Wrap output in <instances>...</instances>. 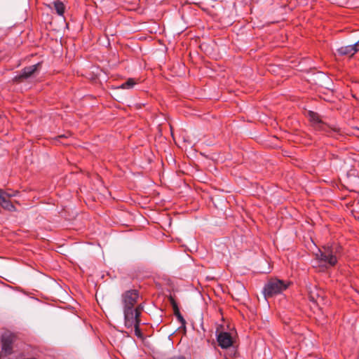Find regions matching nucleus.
<instances>
[{
    "label": "nucleus",
    "mask_w": 359,
    "mask_h": 359,
    "mask_svg": "<svg viewBox=\"0 0 359 359\" xmlns=\"http://www.w3.org/2000/svg\"><path fill=\"white\" fill-rule=\"evenodd\" d=\"M341 255V246L337 243L323 246L315 254L316 259L320 265L326 268L334 266Z\"/></svg>",
    "instance_id": "obj_1"
},
{
    "label": "nucleus",
    "mask_w": 359,
    "mask_h": 359,
    "mask_svg": "<svg viewBox=\"0 0 359 359\" xmlns=\"http://www.w3.org/2000/svg\"><path fill=\"white\" fill-rule=\"evenodd\" d=\"M287 287L288 284L285 281L278 278H271L264 285L262 293L265 298H269L281 294Z\"/></svg>",
    "instance_id": "obj_2"
},
{
    "label": "nucleus",
    "mask_w": 359,
    "mask_h": 359,
    "mask_svg": "<svg viewBox=\"0 0 359 359\" xmlns=\"http://www.w3.org/2000/svg\"><path fill=\"white\" fill-rule=\"evenodd\" d=\"M143 306L138 304L135 309L127 308L123 309L124 315V325L127 329H130L133 332L135 325L140 324L141 320L140 318Z\"/></svg>",
    "instance_id": "obj_3"
},
{
    "label": "nucleus",
    "mask_w": 359,
    "mask_h": 359,
    "mask_svg": "<svg viewBox=\"0 0 359 359\" xmlns=\"http://www.w3.org/2000/svg\"><path fill=\"white\" fill-rule=\"evenodd\" d=\"M18 191L11 189H0V206L6 210L13 212L15 211V207L13 204L11 198L15 197L18 194Z\"/></svg>",
    "instance_id": "obj_4"
},
{
    "label": "nucleus",
    "mask_w": 359,
    "mask_h": 359,
    "mask_svg": "<svg viewBox=\"0 0 359 359\" xmlns=\"http://www.w3.org/2000/svg\"><path fill=\"white\" fill-rule=\"evenodd\" d=\"M309 118L316 129L325 132L328 135H332V133H339V128H332L323 123L317 113L309 111Z\"/></svg>",
    "instance_id": "obj_5"
},
{
    "label": "nucleus",
    "mask_w": 359,
    "mask_h": 359,
    "mask_svg": "<svg viewBox=\"0 0 359 359\" xmlns=\"http://www.w3.org/2000/svg\"><path fill=\"white\" fill-rule=\"evenodd\" d=\"M139 298V293L136 290H130L125 292L121 297L123 309H135Z\"/></svg>",
    "instance_id": "obj_6"
},
{
    "label": "nucleus",
    "mask_w": 359,
    "mask_h": 359,
    "mask_svg": "<svg viewBox=\"0 0 359 359\" xmlns=\"http://www.w3.org/2000/svg\"><path fill=\"white\" fill-rule=\"evenodd\" d=\"M40 63H37L36 65L25 67L22 70L21 73L15 77V80L20 81L22 79L30 77L38 69Z\"/></svg>",
    "instance_id": "obj_7"
},
{
    "label": "nucleus",
    "mask_w": 359,
    "mask_h": 359,
    "mask_svg": "<svg viewBox=\"0 0 359 359\" xmlns=\"http://www.w3.org/2000/svg\"><path fill=\"white\" fill-rule=\"evenodd\" d=\"M217 341L222 348H227L232 345L233 341L229 333L222 332L217 336Z\"/></svg>",
    "instance_id": "obj_8"
},
{
    "label": "nucleus",
    "mask_w": 359,
    "mask_h": 359,
    "mask_svg": "<svg viewBox=\"0 0 359 359\" xmlns=\"http://www.w3.org/2000/svg\"><path fill=\"white\" fill-rule=\"evenodd\" d=\"M359 50L358 45L357 43H354L352 45H348L345 46H341V48L337 49V53L340 55H353L356 52Z\"/></svg>",
    "instance_id": "obj_9"
},
{
    "label": "nucleus",
    "mask_w": 359,
    "mask_h": 359,
    "mask_svg": "<svg viewBox=\"0 0 359 359\" xmlns=\"http://www.w3.org/2000/svg\"><path fill=\"white\" fill-rule=\"evenodd\" d=\"M12 341L10 338L4 337L2 339V349L7 354H11L12 351Z\"/></svg>",
    "instance_id": "obj_10"
},
{
    "label": "nucleus",
    "mask_w": 359,
    "mask_h": 359,
    "mask_svg": "<svg viewBox=\"0 0 359 359\" xmlns=\"http://www.w3.org/2000/svg\"><path fill=\"white\" fill-rule=\"evenodd\" d=\"M53 6H54V8L56 11V13L59 15L62 16L64 15L65 10V6L64 4L62 1L57 0L53 2Z\"/></svg>",
    "instance_id": "obj_11"
},
{
    "label": "nucleus",
    "mask_w": 359,
    "mask_h": 359,
    "mask_svg": "<svg viewBox=\"0 0 359 359\" xmlns=\"http://www.w3.org/2000/svg\"><path fill=\"white\" fill-rule=\"evenodd\" d=\"M137 83V82L135 79L130 78L126 82L122 83L118 88L122 89H130L133 88Z\"/></svg>",
    "instance_id": "obj_12"
},
{
    "label": "nucleus",
    "mask_w": 359,
    "mask_h": 359,
    "mask_svg": "<svg viewBox=\"0 0 359 359\" xmlns=\"http://www.w3.org/2000/svg\"><path fill=\"white\" fill-rule=\"evenodd\" d=\"M170 302L172 306L175 316L176 318L177 319V320L180 321V309L177 306V302H175V300L174 299V298L172 296H170Z\"/></svg>",
    "instance_id": "obj_13"
},
{
    "label": "nucleus",
    "mask_w": 359,
    "mask_h": 359,
    "mask_svg": "<svg viewBox=\"0 0 359 359\" xmlns=\"http://www.w3.org/2000/svg\"><path fill=\"white\" fill-rule=\"evenodd\" d=\"M140 324H137V325H134V327H133V331H134L135 332V334L140 339H142L143 338V334L142 333L140 329Z\"/></svg>",
    "instance_id": "obj_14"
},
{
    "label": "nucleus",
    "mask_w": 359,
    "mask_h": 359,
    "mask_svg": "<svg viewBox=\"0 0 359 359\" xmlns=\"http://www.w3.org/2000/svg\"><path fill=\"white\" fill-rule=\"evenodd\" d=\"M186 333V321L184 318L181 316V334Z\"/></svg>",
    "instance_id": "obj_15"
},
{
    "label": "nucleus",
    "mask_w": 359,
    "mask_h": 359,
    "mask_svg": "<svg viewBox=\"0 0 359 359\" xmlns=\"http://www.w3.org/2000/svg\"><path fill=\"white\" fill-rule=\"evenodd\" d=\"M67 138V135H60L57 137V139H62V138Z\"/></svg>",
    "instance_id": "obj_16"
},
{
    "label": "nucleus",
    "mask_w": 359,
    "mask_h": 359,
    "mask_svg": "<svg viewBox=\"0 0 359 359\" xmlns=\"http://www.w3.org/2000/svg\"><path fill=\"white\" fill-rule=\"evenodd\" d=\"M181 359H184V358H183V357H182V356H181Z\"/></svg>",
    "instance_id": "obj_17"
}]
</instances>
